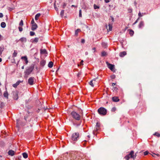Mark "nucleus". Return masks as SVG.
<instances>
[{"label":"nucleus","mask_w":160,"mask_h":160,"mask_svg":"<svg viewBox=\"0 0 160 160\" xmlns=\"http://www.w3.org/2000/svg\"><path fill=\"white\" fill-rule=\"evenodd\" d=\"M85 144H86V143L84 142V143H83V145L85 146Z\"/></svg>","instance_id":"nucleus-61"},{"label":"nucleus","mask_w":160,"mask_h":160,"mask_svg":"<svg viewBox=\"0 0 160 160\" xmlns=\"http://www.w3.org/2000/svg\"><path fill=\"white\" fill-rule=\"evenodd\" d=\"M111 77L112 79H114L115 78V76L114 75H113L111 76Z\"/></svg>","instance_id":"nucleus-46"},{"label":"nucleus","mask_w":160,"mask_h":160,"mask_svg":"<svg viewBox=\"0 0 160 160\" xmlns=\"http://www.w3.org/2000/svg\"><path fill=\"white\" fill-rule=\"evenodd\" d=\"M53 65V62L52 61H50L49 62L48 65V66L50 68H51L52 67Z\"/></svg>","instance_id":"nucleus-22"},{"label":"nucleus","mask_w":160,"mask_h":160,"mask_svg":"<svg viewBox=\"0 0 160 160\" xmlns=\"http://www.w3.org/2000/svg\"><path fill=\"white\" fill-rule=\"evenodd\" d=\"M107 55V52L105 51H103L101 53V56L102 57L105 56Z\"/></svg>","instance_id":"nucleus-29"},{"label":"nucleus","mask_w":160,"mask_h":160,"mask_svg":"<svg viewBox=\"0 0 160 160\" xmlns=\"http://www.w3.org/2000/svg\"><path fill=\"white\" fill-rule=\"evenodd\" d=\"M64 13V10H62L60 13V15L62 17L63 16Z\"/></svg>","instance_id":"nucleus-37"},{"label":"nucleus","mask_w":160,"mask_h":160,"mask_svg":"<svg viewBox=\"0 0 160 160\" xmlns=\"http://www.w3.org/2000/svg\"><path fill=\"white\" fill-rule=\"evenodd\" d=\"M2 59L1 58H0V62L2 61Z\"/></svg>","instance_id":"nucleus-62"},{"label":"nucleus","mask_w":160,"mask_h":160,"mask_svg":"<svg viewBox=\"0 0 160 160\" xmlns=\"http://www.w3.org/2000/svg\"><path fill=\"white\" fill-rule=\"evenodd\" d=\"M148 153L149 152H148V151H146L144 152V154L145 156H146V155H147L148 154Z\"/></svg>","instance_id":"nucleus-42"},{"label":"nucleus","mask_w":160,"mask_h":160,"mask_svg":"<svg viewBox=\"0 0 160 160\" xmlns=\"http://www.w3.org/2000/svg\"><path fill=\"white\" fill-rule=\"evenodd\" d=\"M38 28V25L36 23L32 24L31 27V29L32 31L35 30Z\"/></svg>","instance_id":"nucleus-13"},{"label":"nucleus","mask_w":160,"mask_h":160,"mask_svg":"<svg viewBox=\"0 0 160 160\" xmlns=\"http://www.w3.org/2000/svg\"><path fill=\"white\" fill-rule=\"evenodd\" d=\"M17 55V52L16 50L14 51V52L12 54V57H16Z\"/></svg>","instance_id":"nucleus-32"},{"label":"nucleus","mask_w":160,"mask_h":160,"mask_svg":"<svg viewBox=\"0 0 160 160\" xmlns=\"http://www.w3.org/2000/svg\"><path fill=\"white\" fill-rule=\"evenodd\" d=\"M106 63L108 68L110 69L112 71L114 72L115 70L114 69V65L111 64L108 62H107Z\"/></svg>","instance_id":"nucleus-6"},{"label":"nucleus","mask_w":160,"mask_h":160,"mask_svg":"<svg viewBox=\"0 0 160 160\" xmlns=\"http://www.w3.org/2000/svg\"><path fill=\"white\" fill-rule=\"evenodd\" d=\"M1 27L2 28H4L6 26V23L4 22H2L1 24Z\"/></svg>","instance_id":"nucleus-28"},{"label":"nucleus","mask_w":160,"mask_h":160,"mask_svg":"<svg viewBox=\"0 0 160 160\" xmlns=\"http://www.w3.org/2000/svg\"><path fill=\"white\" fill-rule=\"evenodd\" d=\"M23 82V81H21L20 80H19L16 83L14 84H13L12 86L13 87L15 88H16L17 87V86L20 83L22 82Z\"/></svg>","instance_id":"nucleus-12"},{"label":"nucleus","mask_w":160,"mask_h":160,"mask_svg":"<svg viewBox=\"0 0 160 160\" xmlns=\"http://www.w3.org/2000/svg\"><path fill=\"white\" fill-rule=\"evenodd\" d=\"M100 123L98 122H97L96 126L95 128L94 129L93 133L94 134H95V132L98 131L100 129Z\"/></svg>","instance_id":"nucleus-10"},{"label":"nucleus","mask_w":160,"mask_h":160,"mask_svg":"<svg viewBox=\"0 0 160 160\" xmlns=\"http://www.w3.org/2000/svg\"><path fill=\"white\" fill-rule=\"evenodd\" d=\"M34 78L33 77L30 78L28 80V84L30 85H32L34 84Z\"/></svg>","instance_id":"nucleus-8"},{"label":"nucleus","mask_w":160,"mask_h":160,"mask_svg":"<svg viewBox=\"0 0 160 160\" xmlns=\"http://www.w3.org/2000/svg\"><path fill=\"white\" fill-rule=\"evenodd\" d=\"M67 5V4L66 3H63V5H62V8H64Z\"/></svg>","instance_id":"nucleus-44"},{"label":"nucleus","mask_w":160,"mask_h":160,"mask_svg":"<svg viewBox=\"0 0 160 160\" xmlns=\"http://www.w3.org/2000/svg\"><path fill=\"white\" fill-rule=\"evenodd\" d=\"M3 95L5 97L8 98V94L7 92H5L4 94Z\"/></svg>","instance_id":"nucleus-34"},{"label":"nucleus","mask_w":160,"mask_h":160,"mask_svg":"<svg viewBox=\"0 0 160 160\" xmlns=\"http://www.w3.org/2000/svg\"><path fill=\"white\" fill-rule=\"evenodd\" d=\"M83 60H82L81 62H80V65H83Z\"/></svg>","instance_id":"nucleus-49"},{"label":"nucleus","mask_w":160,"mask_h":160,"mask_svg":"<svg viewBox=\"0 0 160 160\" xmlns=\"http://www.w3.org/2000/svg\"><path fill=\"white\" fill-rule=\"evenodd\" d=\"M79 17H81L82 16V11H81V10H80L79 11Z\"/></svg>","instance_id":"nucleus-40"},{"label":"nucleus","mask_w":160,"mask_h":160,"mask_svg":"<svg viewBox=\"0 0 160 160\" xmlns=\"http://www.w3.org/2000/svg\"><path fill=\"white\" fill-rule=\"evenodd\" d=\"M112 90L114 92H117L118 90V88L116 87H113L112 88Z\"/></svg>","instance_id":"nucleus-33"},{"label":"nucleus","mask_w":160,"mask_h":160,"mask_svg":"<svg viewBox=\"0 0 160 160\" xmlns=\"http://www.w3.org/2000/svg\"><path fill=\"white\" fill-rule=\"evenodd\" d=\"M92 50L94 51V52H95V50H96V48H92Z\"/></svg>","instance_id":"nucleus-54"},{"label":"nucleus","mask_w":160,"mask_h":160,"mask_svg":"<svg viewBox=\"0 0 160 160\" xmlns=\"http://www.w3.org/2000/svg\"><path fill=\"white\" fill-rule=\"evenodd\" d=\"M38 38H35L34 39L31 40L32 42L33 43H37L38 41Z\"/></svg>","instance_id":"nucleus-19"},{"label":"nucleus","mask_w":160,"mask_h":160,"mask_svg":"<svg viewBox=\"0 0 160 160\" xmlns=\"http://www.w3.org/2000/svg\"><path fill=\"white\" fill-rule=\"evenodd\" d=\"M34 66V65L32 64L30 66L26 68L24 72V77L25 78H27L29 75L33 70Z\"/></svg>","instance_id":"nucleus-1"},{"label":"nucleus","mask_w":160,"mask_h":160,"mask_svg":"<svg viewBox=\"0 0 160 160\" xmlns=\"http://www.w3.org/2000/svg\"><path fill=\"white\" fill-rule=\"evenodd\" d=\"M116 109L115 107H113L111 109L112 112H114L116 111Z\"/></svg>","instance_id":"nucleus-39"},{"label":"nucleus","mask_w":160,"mask_h":160,"mask_svg":"<svg viewBox=\"0 0 160 160\" xmlns=\"http://www.w3.org/2000/svg\"><path fill=\"white\" fill-rule=\"evenodd\" d=\"M71 114L72 118L78 121L80 120L81 118L80 115L76 112H72Z\"/></svg>","instance_id":"nucleus-3"},{"label":"nucleus","mask_w":160,"mask_h":160,"mask_svg":"<svg viewBox=\"0 0 160 160\" xmlns=\"http://www.w3.org/2000/svg\"><path fill=\"white\" fill-rule=\"evenodd\" d=\"M40 53L41 54H47V51L45 49H41L40 50Z\"/></svg>","instance_id":"nucleus-18"},{"label":"nucleus","mask_w":160,"mask_h":160,"mask_svg":"<svg viewBox=\"0 0 160 160\" xmlns=\"http://www.w3.org/2000/svg\"><path fill=\"white\" fill-rule=\"evenodd\" d=\"M9 155L11 156H13L15 154V152L12 150H10L8 152Z\"/></svg>","instance_id":"nucleus-15"},{"label":"nucleus","mask_w":160,"mask_h":160,"mask_svg":"<svg viewBox=\"0 0 160 160\" xmlns=\"http://www.w3.org/2000/svg\"><path fill=\"white\" fill-rule=\"evenodd\" d=\"M46 61L44 60H42L40 62V64L41 66L43 67L46 64Z\"/></svg>","instance_id":"nucleus-14"},{"label":"nucleus","mask_w":160,"mask_h":160,"mask_svg":"<svg viewBox=\"0 0 160 160\" xmlns=\"http://www.w3.org/2000/svg\"><path fill=\"white\" fill-rule=\"evenodd\" d=\"M72 7H74L75 8H76V7H77V6H75L74 5H72L71 6Z\"/></svg>","instance_id":"nucleus-59"},{"label":"nucleus","mask_w":160,"mask_h":160,"mask_svg":"<svg viewBox=\"0 0 160 160\" xmlns=\"http://www.w3.org/2000/svg\"><path fill=\"white\" fill-rule=\"evenodd\" d=\"M23 157L25 158H26L28 157V155L26 152H24L22 154Z\"/></svg>","instance_id":"nucleus-27"},{"label":"nucleus","mask_w":160,"mask_h":160,"mask_svg":"<svg viewBox=\"0 0 160 160\" xmlns=\"http://www.w3.org/2000/svg\"><path fill=\"white\" fill-rule=\"evenodd\" d=\"M21 59L23 60L24 63L25 65H27L28 62V58L26 56H22L21 57Z\"/></svg>","instance_id":"nucleus-7"},{"label":"nucleus","mask_w":160,"mask_h":160,"mask_svg":"<svg viewBox=\"0 0 160 160\" xmlns=\"http://www.w3.org/2000/svg\"><path fill=\"white\" fill-rule=\"evenodd\" d=\"M136 156V154L134 155V152L133 151H132L129 154L126 155L125 157V158L127 160H129L130 158H132L134 160Z\"/></svg>","instance_id":"nucleus-2"},{"label":"nucleus","mask_w":160,"mask_h":160,"mask_svg":"<svg viewBox=\"0 0 160 160\" xmlns=\"http://www.w3.org/2000/svg\"><path fill=\"white\" fill-rule=\"evenodd\" d=\"M109 28L108 30L109 31H111L112 30V24L109 23L108 24Z\"/></svg>","instance_id":"nucleus-31"},{"label":"nucleus","mask_w":160,"mask_h":160,"mask_svg":"<svg viewBox=\"0 0 160 160\" xmlns=\"http://www.w3.org/2000/svg\"><path fill=\"white\" fill-rule=\"evenodd\" d=\"M155 153H153V154H152V157H155Z\"/></svg>","instance_id":"nucleus-55"},{"label":"nucleus","mask_w":160,"mask_h":160,"mask_svg":"<svg viewBox=\"0 0 160 160\" xmlns=\"http://www.w3.org/2000/svg\"><path fill=\"white\" fill-rule=\"evenodd\" d=\"M154 135H155L158 137H160V134L159 133H158V132H155L154 134Z\"/></svg>","instance_id":"nucleus-36"},{"label":"nucleus","mask_w":160,"mask_h":160,"mask_svg":"<svg viewBox=\"0 0 160 160\" xmlns=\"http://www.w3.org/2000/svg\"><path fill=\"white\" fill-rule=\"evenodd\" d=\"M155 155H157L158 157L160 156V155L159 154H155Z\"/></svg>","instance_id":"nucleus-58"},{"label":"nucleus","mask_w":160,"mask_h":160,"mask_svg":"<svg viewBox=\"0 0 160 160\" xmlns=\"http://www.w3.org/2000/svg\"><path fill=\"white\" fill-rule=\"evenodd\" d=\"M102 47L104 48H106L107 47V44L104 42H102Z\"/></svg>","instance_id":"nucleus-26"},{"label":"nucleus","mask_w":160,"mask_h":160,"mask_svg":"<svg viewBox=\"0 0 160 160\" xmlns=\"http://www.w3.org/2000/svg\"><path fill=\"white\" fill-rule=\"evenodd\" d=\"M81 30L79 29H77L75 31V35L77 36L78 34V33L81 32Z\"/></svg>","instance_id":"nucleus-25"},{"label":"nucleus","mask_w":160,"mask_h":160,"mask_svg":"<svg viewBox=\"0 0 160 160\" xmlns=\"http://www.w3.org/2000/svg\"><path fill=\"white\" fill-rule=\"evenodd\" d=\"M112 100L114 102H117L119 101V99L117 97H114L112 98Z\"/></svg>","instance_id":"nucleus-17"},{"label":"nucleus","mask_w":160,"mask_h":160,"mask_svg":"<svg viewBox=\"0 0 160 160\" xmlns=\"http://www.w3.org/2000/svg\"><path fill=\"white\" fill-rule=\"evenodd\" d=\"M128 30L129 31V34L131 36H132L134 33L133 31L131 29H129Z\"/></svg>","instance_id":"nucleus-30"},{"label":"nucleus","mask_w":160,"mask_h":160,"mask_svg":"<svg viewBox=\"0 0 160 160\" xmlns=\"http://www.w3.org/2000/svg\"><path fill=\"white\" fill-rule=\"evenodd\" d=\"M24 65H23L22 66V68H21L22 69H24Z\"/></svg>","instance_id":"nucleus-60"},{"label":"nucleus","mask_w":160,"mask_h":160,"mask_svg":"<svg viewBox=\"0 0 160 160\" xmlns=\"http://www.w3.org/2000/svg\"><path fill=\"white\" fill-rule=\"evenodd\" d=\"M30 35L31 36H33L35 34L34 32L32 31H31L30 32Z\"/></svg>","instance_id":"nucleus-38"},{"label":"nucleus","mask_w":160,"mask_h":160,"mask_svg":"<svg viewBox=\"0 0 160 160\" xmlns=\"http://www.w3.org/2000/svg\"><path fill=\"white\" fill-rule=\"evenodd\" d=\"M23 25V22L22 20H21L19 23V27H18L19 30L20 32H21L23 30L22 27Z\"/></svg>","instance_id":"nucleus-9"},{"label":"nucleus","mask_w":160,"mask_h":160,"mask_svg":"<svg viewBox=\"0 0 160 160\" xmlns=\"http://www.w3.org/2000/svg\"><path fill=\"white\" fill-rule=\"evenodd\" d=\"M24 119H25V120H26V117H24Z\"/></svg>","instance_id":"nucleus-63"},{"label":"nucleus","mask_w":160,"mask_h":160,"mask_svg":"<svg viewBox=\"0 0 160 160\" xmlns=\"http://www.w3.org/2000/svg\"><path fill=\"white\" fill-rule=\"evenodd\" d=\"M4 50V47L3 45H2L0 47V54H2V52Z\"/></svg>","instance_id":"nucleus-20"},{"label":"nucleus","mask_w":160,"mask_h":160,"mask_svg":"<svg viewBox=\"0 0 160 160\" xmlns=\"http://www.w3.org/2000/svg\"><path fill=\"white\" fill-rule=\"evenodd\" d=\"M98 113L101 115H105L107 113V110L103 107H101L98 110Z\"/></svg>","instance_id":"nucleus-4"},{"label":"nucleus","mask_w":160,"mask_h":160,"mask_svg":"<svg viewBox=\"0 0 160 160\" xmlns=\"http://www.w3.org/2000/svg\"><path fill=\"white\" fill-rule=\"evenodd\" d=\"M144 21H142L140 22L138 25V28H142L144 27Z\"/></svg>","instance_id":"nucleus-11"},{"label":"nucleus","mask_w":160,"mask_h":160,"mask_svg":"<svg viewBox=\"0 0 160 160\" xmlns=\"http://www.w3.org/2000/svg\"><path fill=\"white\" fill-rule=\"evenodd\" d=\"M81 74V72H78V73L77 74V76L78 77V78H79L80 77Z\"/></svg>","instance_id":"nucleus-45"},{"label":"nucleus","mask_w":160,"mask_h":160,"mask_svg":"<svg viewBox=\"0 0 160 160\" xmlns=\"http://www.w3.org/2000/svg\"><path fill=\"white\" fill-rule=\"evenodd\" d=\"M79 133L78 132H75L73 133L71 136V139L73 141H77L79 138Z\"/></svg>","instance_id":"nucleus-5"},{"label":"nucleus","mask_w":160,"mask_h":160,"mask_svg":"<svg viewBox=\"0 0 160 160\" xmlns=\"http://www.w3.org/2000/svg\"><path fill=\"white\" fill-rule=\"evenodd\" d=\"M139 19V18L133 24V25L136 24L138 22V20Z\"/></svg>","instance_id":"nucleus-48"},{"label":"nucleus","mask_w":160,"mask_h":160,"mask_svg":"<svg viewBox=\"0 0 160 160\" xmlns=\"http://www.w3.org/2000/svg\"><path fill=\"white\" fill-rule=\"evenodd\" d=\"M3 17V14H2V13H0V18H2Z\"/></svg>","instance_id":"nucleus-52"},{"label":"nucleus","mask_w":160,"mask_h":160,"mask_svg":"<svg viewBox=\"0 0 160 160\" xmlns=\"http://www.w3.org/2000/svg\"><path fill=\"white\" fill-rule=\"evenodd\" d=\"M40 15H41L40 13H38L37 14L35 15V19L36 20H38V19L39 17H40Z\"/></svg>","instance_id":"nucleus-23"},{"label":"nucleus","mask_w":160,"mask_h":160,"mask_svg":"<svg viewBox=\"0 0 160 160\" xmlns=\"http://www.w3.org/2000/svg\"><path fill=\"white\" fill-rule=\"evenodd\" d=\"M94 81V82L95 81V79H93V80L89 82V84L92 87H93L94 86L93 83H95L94 82L93 83V82Z\"/></svg>","instance_id":"nucleus-21"},{"label":"nucleus","mask_w":160,"mask_h":160,"mask_svg":"<svg viewBox=\"0 0 160 160\" xmlns=\"http://www.w3.org/2000/svg\"><path fill=\"white\" fill-rule=\"evenodd\" d=\"M104 1H105V2L107 3H108L110 2L109 0H104Z\"/></svg>","instance_id":"nucleus-50"},{"label":"nucleus","mask_w":160,"mask_h":160,"mask_svg":"<svg viewBox=\"0 0 160 160\" xmlns=\"http://www.w3.org/2000/svg\"><path fill=\"white\" fill-rule=\"evenodd\" d=\"M94 8L95 9H98L99 8V7L98 6H97L95 4H94L93 5Z\"/></svg>","instance_id":"nucleus-35"},{"label":"nucleus","mask_w":160,"mask_h":160,"mask_svg":"<svg viewBox=\"0 0 160 160\" xmlns=\"http://www.w3.org/2000/svg\"><path fill=\"white\" fill-rule=\"evenodd\" d=\"M127 53L125 51L121 52L119 53V56L121 57H123L126 55Z\"/></svg>","instance_id":"nucleus-16"},{"label":"nucleus","mask_w":160,"mask_h":160,"mask_svg":"<svg viewBox=\"0 0 160 160\" xmlns=\"http://www.w3.org/2000/svg\"><path fill=\"white\" fill-rule=\"evenodd\" d=\"M116 83H112V86H114L116 85Z\"/></svg>","instance_id":"nucleus-53"},{"label":"nucleus","mask_w":160,"mask_h":160,"mask_svg":"<svg viewBox=\"0 0 160 160\" xmlns=\"http://www.w3.org/2000/svg\"><path fill=\"white\" fill-rule=\"evenodd\" d=\"M111 19H112V22H113V21H114V18H113V17H111Z\"/></svg>","instance_id":"nucleus-57"},{"label":"nucleus","mask_w":160,"mask_h":160,"mask_svg":"<svg viewBox=\"0 0 160 160\" xmlns=\"http://www.w3.org/2000/svg\"><path fill=\"white\" fill-rule=\"evenodd\" d=\"M19 41L22 42H25L26 41V39L25 38H22L19 39Z\"/></svg>","instance_id":"nucleus-24"},{"label":"nucleus","mask_w":160,"mask_h":160,"mask_svg":"<svg viewBox=\"0 0 160 160\" xmlns=\"http://www.w3.org/2000/svg\"><path fill=\"white\" fill-rule=\"evenodd\" d=\"M54 8H55V9L56 11H57L58 10V8H56V7L54 6Z\"/></svg>","instance_id":"nucleus-56"},{"label":"nucleus","mask_w":160,"mask_h":160,"mask_svg":"<svg viewBox=\"0 0 160 160\" xmlns=\"http://www.w3.org/2000/svg\"><path fill=\"white\" fill-rule=\"evenodd\" d=\"M35 23H35L33 19H32L31 21V24L32 25Z\"/></svg>","instance_id":"nucleus-43"},{"label":"nucleus","mask_w":160,"mask_h":160,"mask_svg":"<svg viewBox=\"0 0 160 160\" xmlns=\"http://www.w3.org/2000/svg\"><path fill=\"white\" fill-rule=\"evenodd\" d=\"M18 120H17V123H18Z\"/></svg>","instance_id":"nucleus-64"},{"label":"nucleus","mask_w":160,"mask_h":160,"mask_svg":"<svg viewBox=\"0 0 160 160\" xmlns=\"http://www.w3.org/2000/svg\"><path fill=\"white\" fill-rule=\"evenodd\" d=\"M85 42V40L84 39H81V42L82 43H84Z\"/></svg>","instance_id":"nucleus-47"},{"label":"nucleus","mask_w":160,"mask_h":160,"mask_svg":"<svg viewBox=\"0 0 160 160\" xmlns=\"http://www.w3.org/2000/svg\"><path fill=\"white\" fill-rule=\"evenodd\" d=\"M128 11L129 12L131 13L132 12V9L131 8H129L128 9Z\"/></svg>","instance_id":"nucleus-41"},{"label":"nucleus","mask_w":160,"mask_h":160,"mask_svg":"<svg viewBox=\"0 0 160 160\" xmlns=\"http://www.w3.org/2000/svg\"><path fill=\"white\" fill-rule=\"evenodd\" d=\"M138 15L139 17H141L142 16V15H141V13L140 12H139V13Z\"/></svg>","instance_id":"nucleus-51"}]
</instances>
